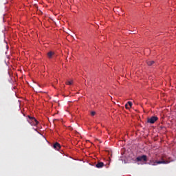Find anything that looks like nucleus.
Here are the masks:
<instances>
[{
	"mask_svg": "<svg viewBox=\"0 0 176 176\" xmlns=\"http://www.w3.org/2000/svg\"><path fill=\"white\" fill-rule=\"evenodd\" d=\"M28 118H29L28 122L30 124H31V126H38L39 122H38V120H36L34 117L28 116Z\"/></svg>",
	"mask_w": 176,
	"mask_h": 176,
	"instance_id": "nucleus-1",
	"label": "nucleus"
},
{
	"mask_svg": "<svg viewBox=\"0 0 176 176\" xmlns=\"http://www.w3.org/2000/svg\"><path fill=\"white\" fill-rule=\"evenodd\" d=\"M136 162H142L143 164H146L148 162V156L146 155H142L136 157Z\"/></svg>",
	"mask_w": 176,
	"mask_h": 176,
	"instance_id": "nucleus-2",
	"label": "nucleus"
},
{
	"mask_svg": "<svg viewBox=\"0 0 176 176\" xmlns=\"http://www.w3.org/2000/svg\"><path fill=\"white\" fill-rule=\"evenodd\" d=\"M157 120H159V118H157V116H152L147 118V123H150V124H153L155 122H157Z\"/></svg>",
	"mask_w": 176,
	"mask_h": 176,
	"instance_id": "nucleus-3",
	"label": "nucleus"
},
{
	"mask_svg": "<svg viewBox=\"0 0 176 176\" xmlns=\"http://www.w3.org/2000/svg\"><path fill=\"white\" fill-rule=\"evenodd\" d=\"M168 163V162L166 161H153V160H150L149 164L151 166H156V164H166Z\"/></svg>",
	"mask_w": 176,
	"mask_h": 176,
	"instance_id": "nucleus-4",
	"label": "nucleus"
},
{
	"mask_svg": "<svg viewBox=\"0 0 176 176\" xmlns=\"http://www.w3.org/2000/svg\"><path fill=\"white\" fill-rule=\"evenodd\" d=\"M53 148H54V149L58 151L59 149L61 148V145H60V144L58 142H56L55 144H54Z\"/></svg>",
	"mask_w": 176,
	"mask_h": 176,
	"instance_id": "nucleus-5",
	"label": "nucleus"
},
{
	"mask_svg": "<svg viewBox=\"0 0 176 176\" xmlns=\"http://www.w3.org/2000/svg\"><path fill=\"white\" fill-rule=\"evenodd\" d=\"M103 166H104V164L102 162H99L97 163V164H96V167L97 168H102Z\"/></svg>",
	"mask_w": 176,
	"mask_h": 176,
	"instance_id": "nucleus-6",
	"label": "nucleus"
},
{
	"mask_svg": "<svg viewBox=\"0 0 176 176\" xmlns=\"http://www.w3.org/2000/svg\"><path fill=\"white\" fill-rule=\"evenodd\" d=\"M54 56V52L50 51L47 53V57L48 58H52L53 56Z\"/></svg>",
	"mask_w": 176,
	"mask_h": 176,
	"instance_id": "nucleus-7",
	"label": "nucleus"
},
{
	"mask_svg": "<svg viewBox=\"0 0 176 176\" xmlns=\"http://www.w3.org/2000/svg\"><path fill=\"white\" fill-rule=\"evenodd\" d=\"M146 64L148 65H153V64H155V61H153V60H147L146 61Z\"/></svg>",
	"mask_w": 176,
	"mask_h": 176,
	"instance_id": "nucleus-8",
	"label": "nucleus"
},
{
	"mask_svg": "<svg viewBox=\"0 0 176 176\" xmlns=\"http://www.w3.org/2000/svg\"><path fill=\"white\" fill-rule=\"evenodd\" d=\"M126 104H128L129 108H131V107H133V102H131V101H129Z\"/></svg>",
	"mask_w": 176,
	"mask_h": 176,
	"instance_id": "nucleus-9",
	"label": "nucleus"
},
{
	"mask_svg": "<svg viewBox=\"0 0 176 176\" xmlns=\"http://www.w3.org/2000/svg\"><path fill=\"white\" fill-rule=\"evenodd\" d=\"M72 83H73V81H72V80L66 82V85H69V86H71V85H72Z\"/></svg>",
	"mask_w": 176,
	"mask_h": 176,
	"instance_id": "nucleus-10",
	"label": "nucleus"
},
{
	"mask_svg": "<svg viewBox=\"0 0 176 176\" xmlns=\"http://www.w3.org/2000/svg\"><path fill=\"white\" fill-rule=\"evenodd\" d=\"M126 109H130V107H129V104L126 103L125 104Z\"/></svg>",
	"mask_w": 176,
	"mask_h": 176,
	"instance_id": "nucleus-11",
	"label": "nucleus"
},
{
	"mask_svg": "<svg viewBox=\"0 0 176 176\" xmlns=\"http://www.w3.org/2000/svg\"><path fill=\"white\" fill-rule=\"evenodd\" d=\"M91 116H94V115H96L95 111H91Z\"/></svg>",
	"mask_w": 176,
	"mask_h": 176,
	"instance_id": "nucleus-12",
	"label": "nucleus"
}]
</instances>
